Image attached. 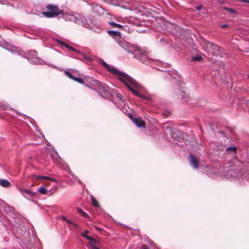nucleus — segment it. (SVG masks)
Listing matches in <instances>:
<instances>
[{"label":"nucleus","mask_w":249,"mask_h":249,"mask_svg":"<svg viewBox=\"0 0 249 249\" xmlns=\"http://www.w3.org/2000/svg\"><path fill=\"white\" fill-rule=\"evenodd\" d=\"M240 1L243 2H246L249 4V0H238Z\"/></svg>","instance_id":"nucleus-28"},{"label":"nucleus","mask_w":249,"mask_h":249,"mask_svg":"<svg viewBox=\"0 0 249 249\" xmlns=\"http://www.w3.org/2000/svg\"><path fill=\"white\" fill-rule=\"evenodd\" d=\"M77 211L80 213H81L82 215L83 216L85 217H88V214L84 212L82 209L78 208Z\"/></svg>","instance_id":"nucleus-20"},{"label":"nucleus","mask_w":249,"mask_h":249,"mask_svg":"<svg viewBox=\"0 0 249 249\" xmlns=\"http://www.w3.org/2000/svg\"><path fill=\"white\" fill-rule=\"evenodd\" d=\"M109 24L112 26V27H114L115 28H122L123 27V25L120 24H118V23H116L114 22H112V21H110V22H108Z\"/></svg>","instance_id":"nucleus-16"},{"label":"nucleus","mask_w":249,"mask_h":249,"mask_svg":"<svg viewBox=\"0 0 249 249\" xmlns=\"http://www.w3.org/2000/svg\"><path fill=\"white\" fill-rule=\"evenodd\" d=\"M236 147L235 146H231L227 148V151H231L232 152L235 153Z\"/></svg>","instance_id":"nucleus-21"},{"label":"nucleus","mask_w":249,"mask_h":249,"mask_svg":"<svg viewBox=\"0 0 249 249\" xmlns=\"http://www.w3.org/2000/svg\"><path fill=\"white\" fill-rule=\"evenodd\" d=\"M64 73L70 79H72L73 80L76 81L79 83L82 84H84V81L82 79L73 76L70 71H65Z\"/></svg>","instance_id":"nucleus-7"},{"label":"nucleus","mask_w":249,"mask_h":249,"mask_svg":"<svg viewBox=\"0 0 249 249\" xmlns=\"http://www.w3.org/2000/svg\"><path fill=\"white\" fill-rule=\"evenodd\" d=\"M58 42L59 44L61 45L62 46L65 47L66 48H68L69 49H70L71 51H74V52H77L74 48H73L72 47L70 46L68 44L66 43L63 41L61 40H58Z\"/></svg>","instance_id":"nucleus-13"},{"label":"nucleus","mask_w":249,"mask_h":249,"mask_svg":"<svg viewBox=\"0 0 249 249\" xmlns=\"http://www.w3.org/2000/svg\"><path fill=\"white\" fill-rule=\"evenodd\" d=\"M0 185L2 186V187H8L9 186H10V182L7 180V179H0Z\"/></svg>","instance_id":"nucleus-14"},{"label":"nucleus","mask_w":249,"mask_h":249,"mask_svg":"<svg viewBox=\"0 0 249 249\" xmlns=\"http://www.w3.org/2000/svg\"><path fill=\"white\" fill-rule=\"evenodd\" d=\"M202 59V57L200 56V55H196V56H194L192 57V61H201V60Z\"/></svg>","instance_id":"nucleus-19"},{"label":"nucleus","mask_w":249,"mask_h":249,"mask_svg":"<svg viewBox=\"0 0 249 249\" xmlns=\"http://www.w3.org/2000/svg\"><path fill=\"white\" fill-rule=\"evenodd\" d=\"M210 47V49L207 50V52L209 53H215L214 51L217 50L218 48V46L209 42L208 43V47Z\"/></svg>","instance_id":"nucleus-11"},{"label":"nucleus","mask_w":249,"mask_h":249,"mask_svg":"<svg viewBox=\"0 0 249 249\" xmlns=\"http://www.w3.org/2000/svg\"><path fill=\"white\" fill-rule=\"evenodd\" d=\"M186 96H187V95L185 91L181 92V99H182L186 100L187 98L185 97Z\"/></svg>","instance_id":"nucleus-25"},{"label":"nucleus","mask_w":249,"mask_h":249,"mask_svg":"<svg viewBox=\"0 0 249 249\" xmlns=\"http://www.w3.org/2000/svg\"><path fill=\"white\" fill-rule=\"evenodd\" d=\"M27 58L33 64H39L41 60L36 57V52L35 51H30L26 55Z\"/></svg>","instance_id":"nucleus-3"},{"label":"nucleus","mask_w":249,"mask_h":249,"mask_svg":"<svg viewBox=\"0 0 249 249\" xmlns=\"http://www.w3.org/2000/svg\"><path fill=\"white\" fill-rule=\"evenodd\" d=\"M202 8V6L201 5H198L197 7H196V9H197L198 11H200Z\"/></svg>","instance_id":"nucleus-29"},{"label":"nucleus","mask_w":249,"mask_h":249,"mask_svg":"<svg viewBox=\"0 0 249 249\" xmlns=\"http://www.w3.org/2000/svg\"><path fill=\"white\" fill-rule=\"evenodd\" d=\"M62 219H63L64 221H66V222L67 223H68L71 224H72V225H73L74 226H76V224L74 223H73V222H72L71 221V220H70L68 219H67L66 217H65V216H63V217H62Z\"/></svg>","instance_id":"nucleus-22"},{"label":"nucleus","mask_w":249,"mask_h":249,"mask_svg":"<svg viewBox=\"0 0 249 249\" xmlns=\"http://www.w3.org/2000/svg\"><path fill=\"white\" fill-rule=\"evenodd\" d=\"M225 176L226 178L230 179L236 178L238 175L234 170L230 169L227 172V173L225 174Z\"/></svg>","instance_id":"nucleus-9"},{"label":"nucleus","mask_w":249,"mask_h":249,"mask_svg":"<svg viewBox=\"0 0 249 249\" xmlns=\"http://www.w3.org/2000/svg\"><path fill=\"white\" fill-rule=\"evenodd\" d=\"M224 9H225L226 10H227L231 13H236V10L234 9L224 8Z\"/></svg>","instance_id":"nucleus-23"},{"label":"nucleus","mask_w":249,"mask_h":249,"mask_svg":"<svg viewBox=\"0 0 249 249\" xmlns=\"http://www.w3.org/2000/svg\"><path fill=\"white\" fill-rule=\"evenodd\" d=\"M91 201L93 206L95 207H98L99 206V203L98 201L93 197V196H91Z\"/></svg>","instance_id":"nucleus-18"},{"label":"nucleus","mask_w":249,"mask_h":249,"mask_svg":"<svg viewBox=\"0 0 249 249\" xmlns=\"http://www.w3.org/2000/svg\"><path fill=\"white\" fill-rule=\"evenodd\" d=\"M70 21L76 22L78 24L82 23L83 25L85 27L88 28H91L89 24L84 23L83 22V18H81L80 16L78 14H71V17H70Z\"/></svg>","instance_id":"nucleus-4"},{"label":"nucleus","mask_w":249,"mask_h":249,"mask_svg":"<svg viewBox=\"0 0 249 249\" xmlns=\"http://www.w3.org/2000/svg\"><path fill=\"white\" fill-rule=\"evenodd\" d=\"M102 64L107 68L109 71L117 75L118 79L124 83L126 87L135 96L142 97V96L138 92V91L141 89L142 87L134 79L125 73L121 72L115 68H111L110 66L105 61H102Z\"/></svg>","instance_id":"nucleus-1"},{"label":"nucleus","mask_w":249,"mask_h":249,"mask_svg":"<svg viewBox=\"0 0 249 249\" xmlns=\"http://www.w3.org/2000/svg\"><path fill=\"white\" fill-rule=\"evenodd\" d=\"M18 190L24 197L27 199H30V198L33 197L36 194V193L31 191L30 190L25 189L22 188H18Z\"/></svg>","instance_id":"nucleus-5"},{"label":"nucleus","mask_w":249,"mask_h":249,"mask_svg":"<svg viewBox=\"0 0 249 249\" xmlns=\"http://www.w3.org/2000/svg\"><path fill=\"white\" fill-rule=\"evenodd\" d=\"M107 33L111 36L113 37H120L121 36V33L118 31H115L112 30H108L107 31Z\"/></svg>","instance_id":"nucleus-12"},{"label":"nucleus","mask_w":249,"mask_h":249,"mask_svg":"<svg viewBox=\"0 0 249 249\" xmlns=\"http://www.w3.org/2000/svg\"><path fill=\"white\" fill-rule=\"evenodd\" d=\"M189 158L191 165L195 169L198 168V162L196 158L193 155H190Z\"/></svg>","instance_id":"nucleus-10"},{"label":"nucleus","mask_w":249,"mask_h":249,"mask_svg":"<svg viewBox=\"0 0 249 249\" xmlns=\"http://www.w3.org/2000/svg\"><path fill=\"white\" fill-rule=\"evenodd\" d=\"M227 26V24H224V25H221V27L224 28V27H226Z\"/></svg>","instance_id":"nucleus-31"},{"label":"nucleus","mask_w":249,"mask_h":249,"mask_svg":"<svg viewBox=\"0 0 249 249\" xmlns=\"http://www.w3.org/2000/svg\"><path fill=\"white\" fill-rule=\"evenodd\" d=\"M141 249H148V247L146 245H142L141 247Z\"/></svg>","instance_id":"nucleus-30"},{"label":"nucleus","mask_w":249,"mask_h":249,"mask_svg":"<svg viewBox=\"0 0 249 249\" xmlns=\"http://www.w3.org/2000/svg\"><path fill=\"white\" fill-rule=\"evenodd\" d=\"M129 117L133 121L134 123L139 127L144 126V122L141 117L133 118L131 114H129Z\"/></svg>","instance_id":"nucleus-6"},{"label":"nucleus","mask_w":249,"mask_h":249,"mask_svg":"<svg viewBox=\"0 0 249 249\" xmlns=\"http://www.w3.org/2000/svg\"><path fill=\"white\" fill-rule=\"evenodd\" d=\"M248 78H249V75L248 76Z\"/></svg>","instance_id":"nucleus-32"},{"label":"nucleus","mask_w":249,"mask_h":249,"mask_svg":"<svg viewBox=\"0 0 249 249\" xmlns=\"http://www.w3.org/2000/svg\"><path fill=\"white\" fill-rule=\"evenodd\" d=\"M38 192L42 195H47L48 193V191L45 187H40L38 189Z\"/></svg>","instance_id":"nucleus-15"},{"label":"nucleus","mask_w":249,"mask_h":249,"mask_svg":"<svg viewBox=\"0 0 249 249\" xmlns=\"http://www.w3.org/2000/svg\"><path fill=\"white\" fill-rule=\"evenodd\" d=\"M70 72L71 73V74H75V75H78L77 74L78 71L76 70H71V72Z\"/></svg>","instance_id":"nucleus-27"},{"label":"nucleus","mask_w":249,"mask_h":249,"mask_svg":"<svg viewBox=\"0 0 249 249\" xmlns=\"http://www.w3.org/2000/svg\"><path fill=\"white\" fill-rule=\"evenodd\" d=\"M81 54L83 57V58L86 61H87L88 62H91L93 60V58L91 57L87 56L86 55L85 53H81Z\"/></svg>","instance_id":"nucleus-17"},{"label":"nucleus","mask_w":249,"mask_h":249,"mask_svg":"<svg viewBox=\"0 0 249 249\" xmlns=\"http://www.w3.org/2000/svg\"><path fill=\"white\" fill-rule=\"evenodd\" d=\"M37 178L38 179H39V178H42L44 180L45 179H49V178L48 177H46V176H38L37 177Z\"/></svg>","instance_id":"nucleus-26"},{"label":"nucleus","mask_w":249,"mask_h":249,"mask_svg":"<svg viewBox=\"0 0 249 249\" xmlns=\"http://www.w3.org/2000/svg\"><path fill=\"white\" fill-rule=\"evenodd\" d=\"M48 11L43 12L42 15L48 18H53L61 15L63 11L60 10L58 6L53 4H50L46 6Z\"/></svg>","instance_id":"nucleus-2"},{"label":"nucleus","mask_w":249,"mask_h":249,"mask_svg":"<svg viewBox=\"0 0 249 249\" xmlns=\"http://www.w3.org/2000/svg\"><path fill=\"white\" fill-rule=\"evenodd\" d=\"M120 46L126 52L128 53H133L135 55H136V53H133L132 49L131 47L129 46L127 43L124 41H123L121 42Z\"/></svg>","instance_id":"nucleus-8"},{"label":"nucleus","mask_w":249,"mask_h":249,"mask_svg":"<svg viewBox=\"0 0 249 249\" xmlns=\"http://www.w3.org/2000/svg\"><path fill=\"white\" fill-rule=\"evenodd\" d=\"M64 16V18L66 20L70 21V17H71V14H65Z\"/></svg>","instance_id":"nucleus-24"}]
</instances>
